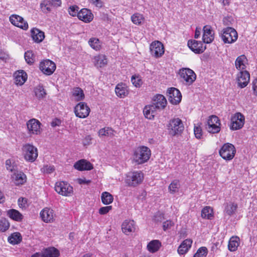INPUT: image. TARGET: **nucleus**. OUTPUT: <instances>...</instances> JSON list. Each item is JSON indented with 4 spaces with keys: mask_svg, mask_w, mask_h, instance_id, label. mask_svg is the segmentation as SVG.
Segmentation results:
<instances>
[{
    "mask_svg": "<svg viewBox=\"0 0 257 257\" xmlns=\"http://www.w3.org/2000/svg\"><path fill=\"white\" fill-rule=\"evenodd\" d=\"M151 155V150L145 146L136 149L133 155V161L138 164H142L147 162Z\"/></svg>",
    "mask_w": 257,
    "mask_h": 257,
    "instance_id": "f257e3e1",
    "label": "nucleus"
},
{
    "mask_svg": "<svg viewBox=\"0 0 257 257\" xmlns=\"http://www.w3.org/2000/svg\"><path fill=\"white\" fill-rule=\"evenodd\" d=\"M167 126L169 134L173 136L180 135L184 129L182 121L179 118L171 119Z\"/></svg>",
    "mask_w": 257,
    "mask_h": 257,
    "instance_id": "f03ea898",
    "label": "nucleus"
},
{
    "mask_svg": "<svg viewBox=\"0 0 257 257\" xmlns=\"http://www.w3.org/2000/svg\"><path fill=\"white\" fill-rule=\"evenodd\" d=\"M236 149L231 144H224L219 151V154L222 159L227 161L232 160L235 156Z\"/></svg>",
    "mask_w": 257,
    "mask_h": 257,
    "instance_id": "7ed1b4c3",
    "label": "nucleus"
},
{
    "mask_svg": "<svg viewBox=\"0 0 257 257\" xmlns=\"http://www.w3.org/2000/svg\"><path fill=\"white\" fill-rule=\"evenodd\" d=\"M221 37L224 43L231 44L236 41L238 35L234 28L227 27L222 31Z\"/></svg>",
    "mask_w": 257,
    "mask_h": 257,
    "instance_id": "20e7f679",
    "label": "nucleus"
},
{
    "mask_svg": "<svg viewBox=\"0 0 257 257\" xmlns=\"http://www.w3.org/2000/svg\"><path fill=\"white\" fill-rule=\"evenodd\" d=\"M144 179V175L141 171L130 172L126 175V183L132 187H135L141 184Z\"/></svg>",
    "mask_w": 257,
    "mask_h": 257,
    "instance_id": "39448f33",
    "label": "nucleus"
},
{
    "mask_svg": "<svg viewBox=\"0 0 257 257\" xmlns=\"http://www.w3.org/2000/svg\"><path fill=\"white\" fill-rule=\"evenodd\" d=\"M220 125L219 118L216 115H212L209 117L205 128L209 133L215 134L220 132Z\"/></svg>",
    "mask_w": 257,
    "mask_h": 257,
    "instance_id": "423d86ee",
    "label": "nucleus"
},
{
    "mask_svg": "<svg viewBox=\"0 0 257 257\" xmlns=\"http://www.w3.org/2000/svg\"><path fill=\"white\" fill-rule=\"evenodd\" d=\"M179 74L182 81L188 85H191L196 79L195 73L190 68H182L179 70Z\"/></svg>",
    "mask_w": 257,
    "mask_h": 257,
    "instance_id": "0eeeda50",
    "label": "nucleus"
},
{
    "mask_svg": "<svg viewBox=\"0 0 257 257\" xmlns=\"http://www.w3.org/2000/svg\"><path fill=\"white\" fill-rule=\"evenodd\" d=\"M23 151L25 159L29 162H33L38 157L37 149L34 146L29 144L23 146Z\"/></svg>",
    "mask_w": 257,
    "mask_h": 257,
    "instance_id": "6e6552de",
    "label": "nucleus"
},
{
    "mask_svg": "<svg viewBox=\"0 0 257 257\" xmlns=\"http://www.w3.org/2000/svg\"><path fill=\"white\" fill-rule=\"evenodd\" d=\"M55 189L58 194L63 196H71L73 192L72 187L64 182H57Z\"/></svg>",
    "mask_w": 257,
    "mask_h": 257,
    "instance_id": "1a4fd4ad",
    "label": "nucleus"
},
{
    "mask_svg": "<svg viewBox=\"0 0 257 257\" xmlns=\"http://www.w3.org/2000/svg\"><path fill=\"white\" fill-rule=\"evenodd\" d=\"M244 123V116L240 112L236 113L231 118L230 128L237 130L241 128Z\"/></svg>",
    "mask_w": 257,
    "mask_h": 257,
    "instance_id": "9d476101",
    "label": "nucleus"
},
{
    "mask_svg": "<svg viewBox=\"0 0 257 257\" xmlns=\"http://www.w3.org/2000/svg\"><path fill=\"white\" fill-rule=\"evenodd\" d=\"M167 96L169 101L173 104H178L182 99L181 92L175 87H171L168 89Z\"/></svg>",
    "mask_w": 257,
    "mask_h": 257,
    "instance_id": "9b49d317",
    "label": "nucleus"
},
{
    "mask_svg": "<svg viewBox=\"0 0 257 257\" xmlns=\"http://www.w3.org/2000/svg\"><path fill=\"white\" fill-rule=\"evenodd\" d=\"M39 68L44 74L50 75L53 74L55 70L56 65L52 61L47 59L41 62Z\"/></svg>",
    "mask_w": 257,
    "mask_h": 257,
    "instance_id": "f8f14e48",
    "label": "nucleus"
},
{
    "mask_svg": "<svg viewBox=\"0 0 257 257\" xmlns=\"http://www.w3.org/2000/svg\"><path fill=\"white\" fill-rule=\"evenodd\" d=\"M74 112L76 116L85 118L89 114L90 108L85 102H80L75 107Z\"/></svg>",
    "mask_w": 257,
    "mask_h": 257,
    "instance_id": "ddd939ff",
    "label": "nucleus"
},
{
    "mask_svg": "<svg viewBox=\"0 0 257 257\" xmlns=\"http://www.w3.org/2000/svg\"><path fill=\"white\" fill-rule=\"evenodd\" d=\"M150 51L153 56L156 58L160 57L164 53V47L160 41H155L150 45Z\"/></svg>",
    "mask_w": 257,
    "mask_h": 257,
    "instance_id": "4468645a",
    "label": "nucleus"
},
{
    "mask_svg": "<svg viewBox=\"0 0 257 257\" xmlns=\"http://www.w3.org/2000/svg\"><path fill=\"white\" fill-rule=\"evenodd\" d=\"M10 21L13 25L21 29L26 30L28 28L27 22L24 20L23 18L19 15H13L11 16Z\"/></svg>",
    "mask_w": 257,
    "mask_h": 257,
    "instance_id": "2eb2a0df",
    "label": "nucleus"
},
{
    "mask_svg": "<svg viewBox=\"0 0 257 257\" xmlns=\"http://www.w3.org/2000/svg\"><path fill=\"white\" fill-rule=\"evenodd\" d=\"M250 79V74L246 70L241 71L237 74V81L238 86L241 88H244L247 86Z\"/></svg>",
    "mask_w": 257,
    "mask_h": 257,
    "instance_id": "dca6fc26",
    "label": "nucleus"
},
{
    "mask_svg": "<svg viewBox=\"0 0 257 257\" xmlns=\"http://www.w3.org/2000/svg\"><path fill=\"white\" fill-rule=\"evenodd\" d=\"M188 46L189 48L196 54H200L204 52L206 47H203V44L201 41L195 40H190L188 42Z\"/></svg>",
    "mask_w": 257,
    "mask_h": 257,
    "instance_id": "f3484780",
    "label": "nucleus"
},
{
    "mask_svg": "<svg viewBox=\"0 0 257 257\" xmlns=\"http://www.w3.org/2000/svg\"><path fill=\"white\" fill-rule=\"evenodd\" d=\"M73 166L75 169L80 171L91 170L93 168L92 164L84 159L77 161Z\"/></svg>",
    "mask_w": 257,
    "mask_h": 257,
    "instance_id": "a211bd4d",
    "label": "nucleus"
},
{
    "mask_svg": "<svg viewBox=\"0 0 257 257\" xmlns=\"http://www.w3.org/2000/svg\"><path fill=\"white\" fill-rule=\"evenodd\" d=\"M41 124L40 122L35 118L29 120L27 123V128L29 133L36 135L40 133Z\"/></svg>",
    "mask_w": 257,
    "mask_h": 257,
    "instance_id": "6ab92c4d",
    "label": "nucleus"
},
{
    "mask_svg": "<svg viewBox=\"0 0 257 257\" xmlns=\"http://www.w3.org/2000/svg\"><path fill=\"white\" fill-rule=\"evenodd\" d=\"M77 17L79 20L85 23H89L93 20V15L90 10L87 9H82L77 13Z\"/></svg>",
    "mask_w": 257,
    "mask_h": 257,
    "instance_id": "aec40b11",
    "label": "nucleus"
},
{
    "mask_svg": "<svg viewBox=\"0 0 257 257\" xmlns=\"http://www.w3.org/2000/svg\"><path fill=\"white\" fill-rule=\"evenodd\" d=\"M203 41L205 43L209 44L211 43L214 39V33L210 26L206 25L203 27Z\"/></svg>",
    "mask_w": 257,
    "mask_h": 257,
    "instance_id": "412c9836",
    "label": "nucleus"
},
{
    "mask_svg": "<svg viewBox=\"0 0 257 257\" xmlns=\"http://www.w3.org/2000/svg\"><path fill=\"white\" fill-rule=\"evenodd\" d=\"M121 229L122 232L126 234L134 232L136 229L134 221L125 220L121 225Z\"/></svg>",
    "mask_w": 257,
    "mask_h": 257,
    "instance_id": "4be33fe9",
    "label": "nucleus"
},
{
    "mask_svg": "<svg viewBox=\"0 0 257 257\" xmlns=\"http://www.w3.org/2000/svg\"><path fill=\"white\" fill-rule=\"evenodd\" d=\"M31 32L33 40L36 43L41 42L45 38L44 33L37 28H33Z\"/></svg>",
    "mask_w": 257,
    "mask_h": 257,
    "instance_id": "5701e85b",
    "label": "nucleus"
},
{
    "mask_svg": "<svg viewBox=\"0 0 257 257\" xmlns=\"http://www.w3.org/2000/svg\"><path fill=\"white\" fill-rule=\"evenodd\" d=\"M40 215L42 220L46 222L52 221L54 218L53 210L48 208H44L41 212Z\"/></svg>",
    "mask_w": 257,
    "mask_h": 257,
    "instance_id": "b1692460",
    "label": "nucleus"
},
{
    "mask_svg": "<svg viewBox=\"0 0 257 257\" xmlns=\"http://www.w3.org/2000/svg\"><path fill=\"white\" fill-rule=\"evenodd\" d=\"M192 240L190 239H186L184 240L178 248V252L180 254L186 253L191 246Z\"/></svg>",
    "mask_w": 257,
    "mask_h": 257,
    "instance_id": "393cba45",
    "label": "nucleus"
},
{
    "mask_svg": "<svg viewBox=\"0 0 257 257\" xmlns=\"http://www.w3.org/2000/svg\"><path fill=\"white\" fill-rule=\"evenodd\" d=\"M154 101H155L154 104L157 106L158 109H164L167 103L166 98L162 94L157 95Z\"/></svg>",
    "mask_w": 257,
    "mask_h": 257,
    "instance_id": "a878e982",
    "label": "nucleus"
},
{
    "mask_svg": "<svg viewBox=\"0 0 257 257\" xmlns=\"http://www.w3.org/2000/svg\"><path fill=\"white\" fill-rule=\"evenodd\" d=\"M7 215L12 219L16 221H21L23 218V215L18 210L11 209L7 211Z\"/></svg>",
    "mask_w": 257,
    "mask_h": 257,
    "instance_id": "bb28decb",
    "label": "nucleus"
},
{
    "mask_svg": "<svg viewBox=\"0 0 257 257\" xmlns=\"http://www.w3.org/2000/svg\"><path fill=\"white\" fill-rule=\"evenodd\" d=\"M115 92L118 96L121 98L126 96L128 93L125 85L123 83H119L116 85Z\"/></svg>",
    "mask_w": 257,
    "mask_h": 257,
    "instance_id": "cd10ccee",
    "label": "nucleus"
},
{
    "mask_svg": "<svg viewBox=\"0 0 257 257\" xmlns=\"http://www.w3.org/2000/svg\"><path fill=\"white\" fill-rule=\"evenodd\" d=\"M27 75L24 70L18 71L17 74L15 76V81L17 85H22L26 81Z\"/></svg>",
    "mask_w": 257,
    "mask_h": 257,
    "instance_id": "c85d7f7f",
    "label": "nucleus"
},
{
    "mask_svg": "<svg viewBox=\"0 0 257 257\" xmlns=\"http://www.w3.org/2000/svg\"><path fill=\"white\" fill-rule=\"evenodd\" d=\"M161 246V243L159 240H153L148 244L147 248L150 252L154 253L159 249Z\"/></svg>",
    "mask_w": 257,
    "mask_h": 257,
    "instance_id": "c756f323",
    "label": "nucleus"
},
{
    "mask_svg": "<svg viewBox=\"0 0 257 257\" xmlns=\"http://www.w3.org/2000/svg\"><path fill=\"white\" fill-rule=\"evenodd\" d=\"M239 238L237 236L231 237L228 242V248L231 251H235L239 245Z\"/></svg>",
    "mask_w": 257,
    "mask_h": 257,
    "instance_id": "7c9ffc66",
    "label": "nucleus"
},
{
    "mask_svg": "<svg viewBox=\"0 0 257 257\" xmlns=\"http://www.w3.org/2000/svg\"><path fill=\"white\" fill-rule=\"evenodd\" d=\"M237 208V204L232 202L226 203L225 204L224 212L228 215L231 216L236 211Z\"/></svg>",
    "mask_w": 257,
    "mask_h": 257,
    "instance_id": "2f4dec72",
    "label": "nucleus"
},
{
    "mask_svg": "<svg viewBox=\"0 0 257 257\" xmlns=\"http://www.w3.org/2000/svg\"><path fill=\"white\" fill-rule=\"evenodd\" d=\"M94 63L97 67H102L107 64V60L104 55H98L94 58Z\"/></svg>",
    "mask_w": 257,
    "mask_h": 257,
    "instance_id": "473e14b6",
    "label": "nucleus"
},
{
    "mask_svg": "<svg viewBox=\"0 0 257 257\" xmlns=\"http://www.w3.org/2000/svg\"><path fill=\"white\" fill-rule=\"evenodd\" d=\"M43 254L44 257H57L59 255V250L54 247L46 248Z\"/></svg>",
    "mask_w": 257,
    "mask_h": 257,
    "instance_id": "72a5a7b5",
    "label": "nucleus"
},
{
    "mask_svg": "<svg viewBox=\"0 0 257 257\" xmlns=\"http://www.w3.org/2000/svg\"><path fill=\"white\" fill-rule=\"evenodd\" d=\"M35 96L39 99H41L45 97L47 93L43 85H39L34 89Z\"/></svg>",
    "mask_w": 257,
    "mask_h": 257,
    "instance_id": "f704fd0d",
    "label": "nucleus"
},
{
    "mask_svg": "<svg viewBox=\"0 0 257 257\" xmlns=\"http://www.w3.org/2000/svg\"><path fill=\"white\" fill-rule=\"evenodd\" d=\"M246 59V58L244 55H242L238 56L235 62V67L238 70H243L246 67L244 63V61Z\"/></svg>",
    "mask_w": 257,
    "mask_h": 257,
    "instance_id": "c9c22d12",
    "label": "nucleus"
},
{
    "mask_svg": "<svg viewBox=\"0 0 257 257\" xmlns=\"http://www.w3.org/2000/svg\"><path fill=\"white\" fill-rule=\"evenodd\" d=\"M22 237L19 232H14L9 237L8 241L12 244H16L20 243L22 240Z\"/></svg>",
    "mask_w": 257,
    "mask_h": 257,
    "instance_id": "e433bc0d",
    "label": "nucleus"
},
{
    "mask_svg": "<svg viewBox=\"0 0 257 257\" xmlns=\"http://www.w3.org/2000/svg\"><path fill=\"white\" fill-rule=\"evenodd\" d=\"M201 216L203 218L211 219L213 216V209L210 206H206L202 210Z\"/></svg>",
    "mask_w": 257,
    "mask_h": 257,
    "instance_id": "4c0bfd02",
    "label": "nucleus"
},
{
    "mask_svg": "<svg viewBox=\"0 0 257 257\" xmlns=\"http://www.w3.org/2000/svg\"><path fill=\"white\" fill-rule=\"evenodd\" d=\"M73 95L77 101H81L84 99L85 95L83 90L80 87H75L73 89Z\"/></svg>",
    "mask_w": 257,
    "mask_h": 257,
    "instance_id": "58836bf2",
    "label": "nucleus"
},
{
    "mask_svg": "<svg viewBox=\"0 0 257 257\" xmlns=\"http://www.w3.org/2000/svg\"><path fill=\"white\" fill-rule=\"evenodd\" d=\"M113 197L111 194L107 192H104L102 193L101 200L104 204L108 205L112 203Z\"/></svg>",
    "mask_w": 257,
    "mask_h": 257,
    "instance_id": "ea45409f",
    "label": "nucleus"
},
{
    "mask_svg": "<svg viewBox=\"0 0 257 257\" xmlns=\"http://www.w3.org/2000/svg\"><path fill=\"white\" fill-rule=\"evenodd\" d=\"M88 43L90 47L95 50H99L100 49V43L98 39L91 38L89 39Z\"/></svg>",
    "mask_w": 257,
    "mask_h": 257,
    "instance_id": "a19ab883",
    "label": "nucleus"
},
{
    "mask_svg": "<svg viewBox=\"0 0 257 257\" xmlns=\"http://www.w3.org/2000/svg\"><path fill=\"white\" fill-rule=\"evenodd\" d=\"M26 176L22 172L16 174L15 181L17 184H23L26 181Z\"/></svg>",
    "mask_w": 257,
    "mask_h": 257,
    "instance_id": "79ce46f5",
    "label": "nucleus"
},
{
    "mask_svg": "<svg viewBox=\"0 0 257 257\" xmlns=\"http://www.w3.org/2000/svg\"><path fill=\"white\" fill-rule=\"evenodd\" d=\"M10 227V223L8 220L5 218H3L0 220V231L5 232Z\"/></svg>",
    "mask_w": 257,
    "mask_h": 257,
    "instance_id": "37998d69",
    "label": "nucleus"
},
{
    "mask_svg": "<svg viewBox=\"0 0 257 257\" xmlns=\"http://www.w3.org/2000/svg\"><path fill=\"white\" fill-rule=\"evenodd\" d=\"M25 59L27 63L30 65L34 62V54L31 51H27L25 53Z\"/></svg>",
    "mask_w": 257,
    "mask_h": 257,
    "instance_id": "c03bdc74",
    "label": "nucleus"
},
{
    "mask_svg": "<svg viewBox=\"0 0 257 257\" xmlns=\"http://www.w3.org/2000/svg\"><path fill=\"white\" fill-rule=\"evenodd\" d=\"M132 22L136 25H140L142 24V23L144 21V18L143 17V16L139 14H136L133 15L132 17Z\"/></svg>",
    "mask_w": 257,
    "mask_h": 257,
    "instance_id": "a18cd8bd",
    "label": "nucleus"
},
{
    "mask_svg": "<svg viewBox=\"0 0 257 257\" xmlns=\"http://www.w3.org/2000/svg\"><path fill=\"white\" fill-rule=\"evenodd\" d=\"M179 182L177 180H174L169 185V189L171 193H174L178 191Z\"/></svg>",
    "mask_w": 257,
    "mask_h": 257,
    "instance_id": "49530a36",
    "label": "nucleus"
},
{
    "mask_svg": "<svg viewBox=\"0 0 257 257\" xmlns=\"http://www.w3.org/2000/svg\"><path fill=\"white\" fill-rule=\"evenodd\" d=\"M207 253V248L206 247H201L198 249L193 257H206Z\"/></svg>",
    "mask_w": 257,
    "mask_h": 257,
    "instance_id": "de8ad7c7",
    "label": "nucleus"
},
{
    "mask_svg": "<svg viewBox=\"0 0 257 257\" xmlns=\"http://www.w3.org/2000/svg\"><path fill=\"white\" fill-rule=\"evenodd\" d=\"M112 132V130L109 127L103 128L99 131L98 134L99 136H109Z\"/></svg>",
    "mask_w": 257,
    "mask_h": 257,
    "instance_id": "09e8293b",
    "label": "nucleus"
},
{
    "mask_svg": "<svg viewBox=\"0 0 257 257\" xmlns=\"http://www.w3.org/2000/svg\"><path fill=\"white\" fill-rule=\"evenodd\" d=\"M131 81L133 85L136 87H140L142 84V80L135 76L132 77Z\"/></svg>",
    "mask_w": 257,
    "mask_h": 257,
    "instance_id": "8fccbe9b",
    "label": "nucleus"
},
{
    "mask_svg": "<svg viewBox=\"0 0 257 257\" xmlns=\"http://www.w3.org/2000/svg\"><path fill=\"white\" fill-rule=\"evenodd\" d=\"M78 10L79 8L77 6H72L69 8V13L73 17L77 16V13H79Z\"/></svg>",
    "mask_w": 257,
    "mask_h": 257,
    "instance_id": "3c124183",
    "label": "nucleus"
},
{
    "mask_svg": "<svg viewBox=\"0 0 257 257\" xmlns=\"http://www.w3.org/2000/svg\"><path fill=\"white\" fill-rule=\"evenodd\" d=\"M194 132L195 137L197 139H200L202 137V129L200 126H195Z\"/></svg>",
    "mask_w": 257,
    "mask_h": 257,
    "instance_id": "603ef678",
    "label": "nucleus"
},
{
    "mask_svg": "<svg viewBox=\"0 0 257 257\" xmlns=\"http://www.w3.org/2000/svg\"><path fill=\"white\" fill-rule=\"evenodd\" d=\"M41 170L45 173L50 174L54 171L55 169L53 166L46 165L44 166Z\"/></svg>",
    "mask_w": 257,
    "mask_h": 257,
    "instance_id": "864d4df0",
    "label": "nucleus"
},
{
    "mask_svg": "<svg viewBox=\"0 0 257 257\" xmlns=\"http://www.w3.org/2000/svg\"><path fill=\"white\" fill-rule=\"evenodd\" d=\"M112 209L111 206H108L101 207L99 210V213L100 214H105Z\"/></svg>",
    "mask_w": 257,
    "mask_h": 257,
    "instance_id": "5fc2aeb1",
    "label": "nucleus"
},
{
    "mask_svg": "<svg viewBox=\"0 0 257 257\" xmlns=\"http://www.w3.org/2000/svg\"><path fill=\"white\" fill-rule=\"evenodd\" d=\"M174 225V223L171 220H167L166 221L163 223V229L164 230H166L170 228L171 226Z\"/></svg>",
    "mask_w": 257,
    "mask_h": 257,
    "instance_id": "6e6d98bb",
    "label": "nucleus"
},
{
    "mask_svg": "<svg viewBox=\"0 0 257 257\" xmlns=\"http://www.w3.org/2000/svg\"><path fill=\"white\" fill-rule=\"evenodd\" d=\"M143 112H144V114L146 118H148L150 119L154 118L153 114L151 113L150 111H149L148 109V108H147L146 107H145L144 108Z\"/></svg>",
    "mask_w": 257,
    "mask_h": 257,
    "instance_id": "4d7b16f0",
    "label": "nucleus"
},
{
    "mask_svg": "<svg viewBox=\"0 0 257 257\" xmlns=\"http://www.w3.org/2000/svg\"><path fill=\"white\" fill-rule=\"evenodd\" d=\"M91 3L98 8H102L103 3L101 0H90Z\"/></svg>",
    "mask_w": 257,
    "mask_h": 257,
    "instance_id": "13d9d810",
    "label": "nucleus"
},
{
    "mask_svg": "<svg viewBox=\"0 0 257 257\" xmlns=\"http://www.w3.org/2000/svg\"><path fill=\"white\" fill-rule=\"evenodd\" d=\"M27 199L25 198H23V197L20 198L18 201L19 206L20 207H25V204L27 203Z\"/></svg>",
    "mask_w": 257,
    "mask_h": 257,
    "instance_id": "bf43d9fd",
    "label": "nucleus"
},
{
    "mask_svg": "<svg viewBox=\"0 0 257 257\" xmlns=\"http://www.w3.org/2000/svg\"><path fill=\"white\" fill-rule=\"evenodd\" d=\"M147 108H148V109L150 111L151 113L153 114V116L154 117L156 109H158L157 106L154 104V105H150L149 106H146Z\"/></svg>",
    "mask_w": 257,
    "mask_h": 257,
    "instance_id": "052dcab7",
    "label": "nucleus"
},
{
    "mask_svg": "<svg viewBox=\"0 0 257 257\" xmlns=\"http://www.w3.org/2000/svg\"><path fill=\"white\" fill-rule=\"evenodd\" d=\"M92 138L90 136L88 135L85 137L83 141V144L84 146H88L91 144Z\"/></svg>",
    "mask_w": 257,
    "mask_h": 257,
    "instance_id": "680f3d73",
    "label": "nucleus"
},
{
    "mask_svg": "<svg viewBox=\"0 0 257 257\" xmlns=\"http://www.w3.org/2000/svg\"><path fill=\"white\" fill-rule=\"evenodd\" d=\"M61 120L59 119L56 118L51 122V125L53 127L59 126L61 124Z\"/></svg>",
    "mask_w": 257,
    "mask_h": 257,
    "instance_id": "e2e57ef3",
    "label": "nucleus"
},
{
    "mask_svg": "<svg viewBox=\"0 0 257 257\" xmlns=\"http://www.w3.org/2000/svg\"><path fill=\"white\" fill-rule=\"evenodd\" d=\"M90 182H91L90 180H87L85 178H84V179L80 178V179H78V182L80 184H88L90 183Z\"/></svg>",
    "mask_w": 257,
    "mask_h": 257,
    "instance_id": "0e129e2a",
    "label": "nucleus"
},
{
    "mask_svg": "<svg viewBox=\"0 0 257 257\" xmlns=\"http://www.w3.org/2000/svg\"><path fill=\"white\" fill-rule=\"evenodd\" d=\"M253 84V89L254 91V93L256 95H257V78L255 79L252 82Z\"/></svg>",
    "mask_w": 257,
    "mask_h": 257,
    "instance_id": "69168bd1",
    "label": "nucleus"
},
{
    "mask_svg": "<svg viewBox=\"0 0 257 257\" xmlns=\"http://www.w3.org/2000/svg\"><path fill=\"white\" fill-rule=\"evenodd\" d=\"M201 34V28L197 27L195 30L194 37L197 39L199 37Z\"/></svg>",
    "mask_w": 257,
    "mask_h": 257,
    "instance_id": "338daca9",
    "label": "nucleus"
},
{
    "mask_svg": "<svg viewBox=\"0 0 257 257\" xmlns=\"http://www.w3.org/2000/svg\"><path fill=\"white\" fill-rule=\"evenodd\" d=\"M31 257H44L43 253H36L33 254Z\"/></svg>",
    "mask_w": 257,
    "mask_h": 257,
    "instance_id": "774afa93",
    "label": "nucleus"
}]
</instances>
